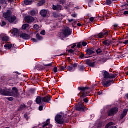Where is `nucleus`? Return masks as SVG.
Masks as SVG:
<instances>
[{"instance_id":"nucleus-54","label":"nucleus","mask_w":128,"mask_h":128,"mask_svg":"<svg viewBox=\"0 0 128 128\" xmlns=\"http://www.w3.org/2000/svg\"><path fill=\"white\" fill-rule=\"evenodd\" d=\"M39 110H40V112H42V110H44V106H40L39 107Z\"/></svg>"},{"instance_id":"nucleus-13","label":"nucleus","mask_w":128,"mask_h":128,"mask_svg":"<svg viewBox=\"0 0 128 128\" xmlns=\"http://www.w3.org/2000/svg\"><path fill=\"white\" fill-rule=\"evenodd\" d=\"M12 11L8 10H7L6 12H4L3 14V16L4 18H10V16H12Z\"/></svg>"},{"instance_id":"nucleus-26","label":"nucleus","mask_w":128,"mask_h":128,"mask_svg":"<svg viewBox=\"0 0 128 128\" xmlns=\"http://www.w3.org/2000/svg\"><path fill=\"white\" fill-rule=\"evenodd\" d=\"M36 39L38 40H38H44V38H42V36H40V34H36Z\"/></svg>"},{"instance_id":"nucleus-38","label":"nucleus","mask_w":128,"mask_h":128,"mask_svg":"<svg viewBox=\"0 0 128 128\" xmlns=\"http://www.w3.org/2000/svg\"><path fill=\"white\" fill-rule=\"evenodd\" d=\"M46 4V1L44 0H42L40 1V2L39 3V5L42 6H44Z\"/></svg>"},{"instance_id":"nucleus-46","label":"nucleus","mask_w":128,"mask_h":128,"mask_svg":"<svg viewBox=\"0 0 128 128\" xmlns=\"http://www.w3.org/2000/svg\"><path fill=\"white\" fill-rule=\"evenodd\" d=\"M31 40H32L33 42H38V40L34 38H32Z\"/></svg>"},{"instance_id":"nucleus-19","label":"nucleus","mask_w":128,"mask_h":128,"mask_svg":"<svg viewBox=\"0 0 128 128\" xmlns=\"http://www.w3.org/2000/svg\"><path fill=\"white\" fill-rule=\"evenodd\" d=\"M102 44L104 46H110L112 42L108 40H106L102 42Z\"/></svg>"},{"instance_id":"nucleus-37","label":"nucleus","mask_w":128,"mask_h":128,"mask_svg":"<svg viewBox=\"0 0 128 128\" xmlns=\"http://www.w3.org/2000/svg\"><path fill=\"white\" fill-rule=\"evenodd\" d=\"M53 65H54V62H52L51 64L44 65V66H45V68L46 66H50V68H52V67Z\"/></svg>"},{"instance_id":"nucleus-57","label":"nucleus","mask_w":128,"mask_h":128,"mask_svg":"<svg viewBox=\"0 0 128 128\" xmlns=\"http://www.w3.org/2000/svg\"><path fill=\"white\" fill-rule=\"evenodd\" d=\"M124 16H128V11H126L123 12Z\"/></svg>"},{"instance_id":"nucleus-43","label":"nucleus","mask_w":128,"mask_h":128,"mask_svg":"<svg viewBox=\"0 0 128 128\" xmlns=\"http://www.w3.org/2000/svg\"><path fill=\"white\" fill-rule=\"evenodd\" d=\"M72 68H78V64L76 63H74V64H71Z\"/></svg>"},{"instance_id":"nucleus-8","label":"nucleus","mask_w":128,"mask_h":128,"mask_svg":"<svg viewBox=\"0 0 128 128\" xmlns=\"http://www.w3.org/2000/svg\"><path fill=\"white\" fill-rule=\"evenodd\" d=\"M103 34L104 37L106 36V38L108 37L109 38H112V34H110V30H102Z\"/></svg>"},{"instance_id":"nucleus-60","label":"nucleus","mask_w":128,"mask_h":128,"mask_svg":"<svg viewBox=\"0 0 128 128\" xmlns=\"http://www.w3.org/2000/svg\"><path fill=\"white\" fill-rule=\"evenodd\" d=\"M74 19H68V22H74Z\"/></svg>"},{"instance_id":"nucleus-31","label":"nucleus","mask_w":128,"mask_h":128,"mask_svg":"<svg viewBox=\"0 0 128 128\" xmlns=\"http://www.w3.org/2000/svg\"><path fill=\"white\" fill-rule=\"evenodd\" d=\"M34 70H42V66L40 65H37L35 66Z\"/></svg>"},{"instance_id":"nucleus-23","label":"nucleus","mask_w":128,"mask_h":128,"mask_svg":"<svg viewBox=\"0 0 128 128\" xmlns=\"http://www.w3.org/2000/svg\"><path fill=\"white\" fill-rule=\"evenodd\" d=\"M104 38V33L102 32H100L98 36H95V38Z\"/></svg>"},{"instance_id":"nucleus-29","label":"nucleus","mask_w":128,"mask_h":128,"mask_svg":"<svg viewBox=\"0 0 128 128\" xmlns=\"http://www.w3.org/2000/svg\"><path fill=\"white\" fill-rule=\"evenodd\" d=\"M67 70H68V72H71L76 70V69H74L73 67L70 66H68V67H67Z\"/></svg>"},{"instance_id":"nucleus-40","label":"nucleus","mask_w":128,"mask_h":128,"mask_svg":"<svg viewBox=\"0 0 128 128\" xmlns=\"http://www.w3.org/2000/svg\"><path fill=\"white\" fill-rule=\"evenodd\" d=\"M18 33V30L16 28H14L13 30V34H16Z\"/></svg>"},{"instance_id":"nucleus-1","label":"nucleus","mask_w":128,"mask_h":128,"mask_svg":"<svg viewBox=\"0 0 128 128\" xmlns=\"http://www.w3.org/2000/svg\"><path fill=\"white\" fill-rule=\"evenodd\" d=\"M102 74H104V80L103 81L102 85L104 88H108L112 84H112H114V80H112L114 78H116V76H118L117 74H110L107 71H103Z\"/></svg>"},{"instance_id":"nucleus-49","label":"nucleus","mask_w":128,"mask_h":128,"mask_svg":"<svg viewBox=\"0 0 128 128\" xmlns=\"http://www.w3.org/2000/svg\"><path fill=\"white\" fill-rule=\"evenodd\" d=\"M31 16H36V11L34 10H32L31 11Z\"/></svg>"},{"instance_id":"nucleus-44","label":"nucleus","mask_w":128,"mask_h":128,"mask_svg":"<svg viewBox=\"0 0 128 128\" xmlns=\"http://www.w3.org/2000/svg\"><path fill=\"white\" fill-rule=\"evenodd\" d=\"M77 44L78 48H82V46L81 42L77 43Z\"/></svg>"},{"instance_id":"nucleus-11","label":"nucleus","mask_w":128,"mask_h":128,"mask_svg":"<svg viewBox=\"0 0 128 128\" xmlns=\"http://www.w3.org/2000/svg\"><path fill=\"white\" fill-rule=\"evenodd\" d=\"M52 98V96H50V95H48L45 97L42 98V103L44 102H50V100Z\"/></svg>"},{"instance_id":"nucleus-62","label":"nucleus","mask_w":128,"mask_h":128,"mask_svg":"<svg viewBox=\"0 0 128 128\" xmlns=\"http://www.w3.org/2000/svg\"><path fill=\"white\" fill-rule=\"evenodd\" d=\"M28 114H26L24 115V118H28Z\"/></svg>"},{"instance_id":"nucleus-20","label":"nucleus","mask_w":128,"mask_h":128,"mask_svg":"<svg viewBox=\"0 0 128 128\" xmlns=\"http://www.w3.org/2000/svg\"><path fill=\"white\" fill-rule=\"evenodd\" d=\"M86 52L87 54H88V56H92V54H96V52L92 50V49L90 48L87 49Z\"/></svg>"},{"instance_id":"nucleus-9","label":"nucleus","mask_w":128,"mask_h":128,"mask_svg":"<svg viewBox=\"0 0 128 128\" xmlns=\"http://www.w3.org/2000/svg\"><path fill=\"white\" fill-rule=\"evenodd\" d=\"M86 64L88 66H90V68H94L96 66V62H92V60L88 59L86 60Z\"/></svg>"},{"instance_id":"nucleus-53","label":"nucleus","mask_w":128,"mask_h":128,"mask_svg":"<svg viewBox=\"0 0 128 128\" xmlns=\"http://www.w3.org/2000/svg\"><path fill=\"white\" fill-rule=\"evenodd\" d=\"M75 50H73L72 49H70L68 50V52L69 54H74V52Z\"/></svg>"},{"instance_id":"nucleus-27","label":"nucleus","mask_w":128,"mask_h":128,"mask_svg":"<svg viewBox=\"0 0 128 128\" xmlns=\"http://www.w3.org/2000/svg\"><path fill=\"white\" fill-rule=\"evenodd\" d=\"M4 48H6V50H10V48H12V44H6L4 46Z\"/></svg>"},{"instance_id":"nucleus-52","label":"nucleus","mask_w":128,"mask_h":128,"mask_svg":"<svg viewBox=\"0 0 128 128\" xmlns=\"http://www.w3.org/2000/svg\"><path fill=\"white\" fill-rule=\"evenodd\" d=\"M53 70L55 74H56L58 72V67L55 66Z\"/></svg>"},{"instance_id":"nucleus-39","label":"nucleus","mask_w":128,"mask_h":128,"mask_svg":"<svg viewBox=\"0 0 128 128\" xmlns=\"http://www.w3.org/2000/svg\"><path fill=\"white\" fill-rule=\"evenodd\" d=\"M85 69L86 68H84V66H80L79 70L80 72H84Z\"/></svg>"},{"instance_id":"nucleus-32","label":"nucleus","mask_w":128,"mask_h":128,"mask_svg":"<svg viewBox=\"0 0 128 128\" xmlns=\"http://www.w3.org/2000/svg\"><path fill=\"white\" fill-rule=\"evenodd\" d=\"M112 4V0H106V1L105 4H106V6H110Z\"/></svg>"},{"instance_id":"nucleus-61","label":"nucleus","mask_w":128,"mask_h":128,"mask_svg":"<svg viewBox=\"0 0 128 128\" xmlns=\"http://www.w3.org/2000/svg\"><path fill=\"white\" fill-rule=\"evenodd\" d=\"M72 16L73 18H76L78 16V14H72Z\"/></svg>"},{"instance_id":"nucleus-63","label":"nucleus","mask_w":128,"mask_h":128,"mask_svg":"<svg viewBox=\"0 0 128 128\" xmlns=\"http://www.w3.org/2000/svg\"><path fill=\"white\" fill-rule=\"evenodd\" d=\"M123 6H125L126 8H128V4H124Z\"/></svg>"},{"instance_id":"nucleus-21","label":"nucleus","mask_w":128,"mask_h":128,"mask_svg":"<svg viewBox=\"0 0 128 128\" xmlns=\"http://www.w3.org/2000/svg\"><path fill=\"white\" fill-rule=\"evenodd\" d=\"M40 14L42 16L43 18H46V15L48 14V11L46 10H41Z\"/></svg>"},{"instance_id":"nucleus-6","label":"nucleus","mask_w":128,"mask_h":128,"mask_svg":"<svg viewBox=\"0 0 128 128\" xmlns=\"http://www.w3.org/2000/svg\"><path fill=\"white\" fill-rule=\"evenodd\" d=\"M86 90H90V87H78V90H80L82 92V96H80V98H86L88 96V94L86 92Z\"/></svg>"},{"instance_id":"nucleus-18","label":"nucleus","mask_w":128,"mask_h":128,"mask_svg":"<svg viewBox=\"0 0 128 128\" xmlns=\"http://www.w3.org/2000/svg\"><path fill=\"white\" fill-rule=\"evenodd\" d=\"M16 20V16H11L10 18H8V20L9 22L12 24V22H14Z\"/></svg>"},{"instance_id":"nucleus-7","label":"nucleus","mask_w":128,"mask_h":128,"mask_svg":"<svg viewBox=\"0 0 128 128\" xmlns=\"http://www.w3.org/2000/svg\"><path fill=\"white\" fill-rule=\"evenodd\" d=\"M62 34L64 38H68V36H72V30L69 27H67L62 30Z\"/></svg>"},{"instance_id":"nucleus-24","label":"nucleus","mask_w":128,"mask_h":128,"mask_svg":"<svg viewBox=\"0 0 128 128\" xmlns=\"http://www.w3.org/2000/svg\"><path fill=\"white\" fill-rule=\"evenodd\" d=\"M2 42H10V37L8 36H4L2 38Z\"/></svg>"},{"instance_id":"nucleus-22","label":"nucleus","mask_w":128,"mask_h":128,"mask_svg":"<svg viewBox=\"0 0 128 128\" xmlns=\"http://www.w3.org/2000/svg\"><path fill=\"white\" fill-rule=\"evenodd\" d=\"M34 2L32 0H26L24 1V4L26 6H30V4H32Z\"/></svg>"},{"instance_id":"nucleus-56","label":"nucleus","mask_w":128,"mask_h":128,"mask_svg":"<svg viewBox=\"0 0 128 128\" xmlns=\"http://www.w3.org/2000/svg\"><path fill=\"white\" fill-rule=\"evenodd\" d=\"M32 78H33V80H38V78H36V76Z\"/></svg>"},{"instance_id":"nucleus-3","label":"nucleus","mask_w":128,"mask_h":128,"mask_svg":"<svg viewBox=\"0 0 128 128\" xmlns=\"http://www.w3.org/2000/svg\"><path fill=\"white\" fill-rule=\"evenodd\" d=\"M55 122L58 124H68L70 120L62 118V116L58 114L55 117Z\"/></svg>"},{"instance_id":"nucleus-48","label":"nucleus","mask_w":128,"mask_h":128,"mask_svg":"<svg viewBox=\"0 0 128 128\" xmlns=\"http://www.w3.org/2000/svg\"><path fill=\"white\" fill-rule=\"evenodd\" d=\"M84 102L86 104H88V102H90V100H88V98H85L84 99Z\"/></svg>"},{"instance_id":"nucleus-15","label":"nucleus","mask_w":128,"mask_h":128,"mask_svg":"<svg viewBox=\"0 0 128 128\" xmlns=\"http://www.w3.org/2000/svg\"><path fill=\"white\" fill-rule=\"evenodd\" d=\"M128 109H125L122 114H121L120 118L121 120H124V118H126V115L128 114Z\"/></svg>"},{"instance_id":"nucleus-4","label":"nucleus","mask_w":128,"mask_h":128,"mask_svg":"<svg viewBox=\"0 0 128 128\" xmlns=\"http://www.w3.org/2000/svg\"><path fill=\"white\" fill-rule=\"evenodd\" d=\"M76 110L78 112H86V106L84 104V102H80L76 106Z\"/></svg>"},{"instance_id":"nucleus-30","label":"nucleus","mask_w":128,"mask_h":128,"mask_svg":"<svg viewBox=\"0 0 128 128\" xmlns=\"http://www.w3.org/2000/svg\"><path fill=\"white\" fill-rule=\"evenodd\" d=\"M30 27V25L28 24H24L22 26V28L24 30H26L28 28Z\"/></svg>"},{"instance_id":"nucleus-33","label":"nucleus","mask_w":128,"mask_h":128,"mask_svg":"<svg viewBox=\"0 0 128 128\" xmlns=\"http://www.w3.org/2000/svg\"><path fill=\"white\" fill-rule=\"evenodd\" d=\"M59 68L62 72V70H66V66H59Z\"/></svg>"},{"instance_id":"nucleus-51","label":"nucleus","mask_w":128,"mask_h":128,"mask_svg":"<svg viewBox=\"0 0 128 128\" xmlns=\"http://www.w3.org/2000/svg\"><path fill=\"white\" fill-rule=\"evenodd\" d=\"M40 34L42 36H46V30H43L40 32Z\"/></svg>"},{"instance_id":"nucleus-17","label":"nucleus","mask_w":128,"mask_h":128,"mask_svg":"<svg viewBox=\"0 0 128 128\" xmlns=\"http://www.w3.org/2000/svg\"><path fill=\"white\" fill-rule=\"evenodd\" d=\"M114 124V122H110L109 123H108L106 126V128H118L116 126H112Z\"/></svg>"},{"instance_id":"nucleus-45","label":"nucleus","mask_w":128,"mask_h":128,"mask_svg":"<svg viewBox=\"0 0 128 128\" xmlns=\"http://www.w3.org/2000/svg\"><path fill=\"white\" fill-rule=\"evenodd\" d=\"M60 4H62V6H64V4H66V1L64 0H60Z\"/></svg>"},{"instance_id":"nucleus-59","label":"nucleus","mask_w":128,"mask_h":128,"mask_svg":"<svg viewBox=\"0 0 128 128\" xmlns=\"http://www.w3.org/2000/svg\"><path fill=\"white\" fill-rule=\"evenodd\" d=\"M81 54H82V52H77L76 53V56H80Z\"/></svg>"},{"instance_id":"nucleus-28","label":"nucleus","mask_w":128,"mask_h":128,"mask_svg":"<svg viewBox=\"0 0 128 128\" xmlns=\"http://www.w3.org/2000/svg\"><path fill=\"white\" fill-rule=\"evenodd\" d=\"M26 108V106L25 104H22L19 107L18 110H24Z\"/></svg>"},{"instance_id":"nucleus-34","label":"nucleus","mask_w":128,"mask_h":128,"mask_svg":"<svg viewBox=\"0 0 128 128\" xmlns=\"http://www.w3.org/2000/svg\"><path fill=\"white\" fill-rule=\"evenodd\" d=\"M0 4L2 6L6 4V0H0Z\"/></svg>"},{"instance_id":"nucleus-64","label":"nucleus","mask_w":128,"mask_h":128,"mask_svg":"<svg viewBox=\"0 0 128 128\" xmlns=\"http://www.w3.org/2000/svg\"><path fill=\"white\" fill-rule=\"evenodd\" d=\"M124 44H128V40H125Z\"/></svg>"},{"instance_id":"nucleus-2","label":"nucleus","mask_w":128,"mask_h":128,"mask_svg":"<svg viewBox=\"0 0 128 128\" xmlns=\"http://www.w3.org/2000/svg\"><path fill=\"white\" fill-rule=\"evenodd\" d=\"M0 94L2 96H14V98H16L18 96V89L16 88H13L11 92L10 90L0 89Z\"/></svg>"},{"instance_id":"nucleus-12","label":"nucleus","mask_w":128,"mask_h":128,"mask_svg":"<svg viewBox=\"0 0 128 128\" xmlns=\"http://www.w3.org/2000/svg\"><path fill=\"white\" fill-rule=\"evenodd\" d=\"M25 20H26V22L28 24H30V22H34L35 20L34 18L30 16H26Z\"/></svg>"},{"instance_id":"nucleus-16","label":"nucleus","mask_w":128,"mask_h":128,"mask_svg":"<svg viewBox=\"0 0 128 128\" xmlns=\"http://www.w3.org/2000/svg\"><path fill=\"white\" fill-rule=\"evenodd\" d=\"M37 104H42V98L40 96H38L36 100Z\"/></svg>"},{"instance_id":"nucleus-14","label":"nucleus","mask_w":128,"mask_h":128,"mask_svg":"<svg viewBox=\"0 0 128 128\" xmlns=\"http://www.w3.org/2000/svg\"><path fill=\"white\" fill-rule=\"evenodd\" d=\"M62 6L60 5L57 4L56 6V5H53L52 6V10H56L57 12H60V10H62Z\"/></svg>"},{"instance_id":"nucleus-41","label":"nucleus","mask_w":128,"mask_h":128,"mask_svg":"<svg viewBox=\"0 0 128 128\" xmlns=\"http://www.w3.org/2000/svg\"><path fill=\"white\" fill-rule=\"evenodd\" d=\"M7 100H9V102H12L14 100V98L12 97H10V98H6Z\"/></svg>"},{"instance_id":"nucleus-55","label":"nucleus","mask_w":128,"mask_h":128,"mask_svg":"<svg viewBox=\"0 0 128 128\" xmlns=\"http://www.w3.org/2000/svg\"><path fill=\"white\" fill-rule=\"evenodd\" d=\"M94 21V18L92 17L90 18V22H93Z\"/></svg>"},{"instance_id":"nucleus-5","label":"nucleus","mask_w":128,"mask_h":128,"mask_svg":"<svg viewBox=\"0 0 128 128\" xmlns=\"http://www.w3.org/2000/svg\"><path fill=\"white\" fill-rule=\"evenodd\" d=\"M118 112V108L116 107L113 108L107 112L108 116H114L115 114Z\"/></svg>"},{"instance_id":"nucleus-58","label":"nucleus","mask_w":128,"mask_h":128,"mask_svg":"<svg viewBox=\"0 0 128 128\" xmlns=\"http://www.w3.org/2000/svg\"><path fill=\"white\" fill-rule=\"evenodd\" d=\"M14 36H16V38H20V34L17 33L16 34H14Z\"/></svg>"},{"instance_id":"nucleus-36","label":"nucleus","mask_w":128,"mask_h":128,"mask_svg":"<svg viewBox=\"0 0 128 128\" xmlns=\"http://www.w3.org/2000/svg\"><path fill=\"white\" fill-rule=\"evenodd\" d=\"M96 52L98 54H102V50L100 48H98Z\"/></svg>"},{"instance_id":"nucleus-47","label":"nucleus","mask_w":128,"mask_h":128,"mask_svg":"<svg viewBox=\"0 0 128 128\" xmlns=\"http://www.w3.org/2000/svg\"><path fill=\"white\" fill-rule=\"evenodd\" d=\"M81 44L83 46H88V42H81Z\"/></svg>"},{"instance_id":"nucleus-10","label":"nucleus","mask_w":128,"mask_h":128,"mask_svg":"<svg viewBox=\"0 0 128 128\" xmlns=\"http://www.w3.org/2000/svg\"><path fill=\"white\" fill-rule=\"evenodd\" d=\"M20 38H22L25 40H30V36L26 34V33H22L20 35Z\"/></svg>"},{"instance_id":"nucleus-50","label":"nucleus","mask_w":128,"mask_h":128,"mask_svg":"<svg viewBox=\"0 0 128 128\" xmlns=\"http://www.w3.org/2000/svg\"><path fill=\"white\" fill-rule=\"evenodd\" d=\"M6 26V22L4 21H2V23L1 24V26Z\"/></svg>"},{"instance_id":"nucleus-25","label":"nucleus","mask_w":128,"mask_h":128,"mask_svg":"<svg viewBox=\"0 0 128 128\" xmlns=\"http://www.w3.org/2000/svg\"><path fill=\"white\" fill-rule=\"evenodd\" d=\"M79 58H81L82 60H84V58H88L90 57H88L86 56V55L85 56L84 54L81 53V54H80Z\"/></svg>"},{"instance_id":"nucleus-35","label":"nucleus","mask_w":128,"mask_h":128,"mask_svg":"<svg viewBox=\"0 0 128 128\" xmlns=\"http://www.w3.org/2000/svg\"><path fill=\"white\" fill-rule=\"evenodd\" d=\"M33 28H34V30H38L40 28V26L38 25V24H36L34 26Z\"/></svg>"},{"instance_id":"nucleus-42","label":"nucleus","mask_w":128,"mask_h":128,"mask_svg":"<svg viewBox=\"0 0 128 128\" xmlns=\"http://www.w3.org/2000/svg\"><path fill=\"white\" fill-rule=\"evenodd\" d=\"M32 104V101L30 100L28 102V108H30Z\"/></svg>"}]
</instances>
